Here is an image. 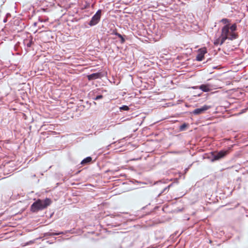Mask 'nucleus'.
I'll list each match as a JSON object with an SVG mask.
<instances>
[{
    "mask_svg": "<svg viewBox=\"0 0 248 248\" xmlns=\"http://www.w3.org/2000/svg\"><path fill=\"white\" fill-rule=\"evenodd\" d=\"M236 28V24H233L231 26L230 24L224 26L221 30L222 43H224L227 39L233 40L236 39L238 37L237 33L235 32Z\"/></svg>",
    "mask_w": 248,
    "mask_h": 248,
    "instance_id": "nucleus-1",
    "label": "nucleus"
},
{
    "mask_svg": "<svg viewBox=\"0 0 248 248\" xmlns=\"http://www.w3.org/2000/svg\"><path fill=\"white\" fill-rule=\"evenodd\" d=\"M51 202V200L48 198L44 200L38 199L31 205V211L35 212L43 210L49 205Z\"/></svg>",
    "mask_w": 248,
    "mask_h": 248,
    "instance_id": "nucleus-2",
    "label": "nucleus"
},
{
    "mask_svg": "<svg viewBox=\"0 0 248 248\" xmlns=\"http://www.w3.org/2000/svg\"><path fill=\"white\" fill-rule=\"evenodd\" d=\"M218 85L215 84L208 83L206 84H202L201 85L197 87L201 90L203 92H208L213 90L219 88Z\"/></svg>",
    "mask_w": 248,
    "mask_h": 248,
    "instance_id": "nucleus-3",
    "label": "nucleus"
},
{
    "mask_svg": "<svg viewBox=\"0 0 248 248\" xmlns=\"http://www.w3.org/2000/svg\"><path fill=\"white\" fill-rule=\"evenodd\" d=\"M230 150L231 148H230L227 150H221L216 154H214L213 156L212 161L217 160L224 157L229 154Z\"/></svg>",
    "mask_w": 248,
    "mask_h": 248,
    "instance_id": "nucleus-4",
    "label": "nucleus"
},
{
    "mask_svg": "<svg viewBox=\"0 0 248 248\" xmlns=\"http://www.w3.org/2000/svg\"><path fill=\"white\" fill-rule=\"evenodd\" d=\"M101 11L98 10L96 14L92 17L89 24L91 26H94L97 24L99 21L101 17Z\"/></svg>",
    "mask_w": 248,
    "mask_h": 248,
    "instance_id": "nucleus-5",
    "label": "nucleus"
},
{
    "mask_svg": "<svg viewBox=\"0 0 248 248\" xmlns=\"http://www.w3.org/2000/svg\"><path fill=\"white\" fill-rule=\"evenodd\" d=\"M207 53L206 47H202L198 50V54L196 57V60L198 61H202L203 60L204 55Z\"/></svg>",
    "mask_w": 248,
    "mask_h": 248,
    "instance_id": "nucleus-6",
    "label": "nucleus"
},
{
    "mask_svg": "<svg viewBox=\"0 0 248 248\" xmlns=\"http://www.w3.org/2000/svg\"><path fill=\"white\" fill-rule=\"evenodd\" d=\"M210 108V106H208L207 105H204L201 108H198L194 109L192 113H193V114H194L195 115H199V114L203 113L206 110H208Z\"/></svg>",
    "mask_w": 248,
    "mask_h": 248,
    "instance_id": "nucleus-7",
    "label": "nucleus"
},
{
    "mask_svg": "<svg viewBox=\"0 0 248 248\" xmlns=\"http://www.w3.org/2000/svg\"><path fill=\"white\" fill-rule=\"evenodd\" d=\"M102 74L101 73H93L92 74L87 76V78L89 80H94L97 78H101Z\"/></svg>",
    "mask_w": 248,
    "mask_h": 248,
    "instance_id": "nucleus-8",
    "label": "nucleus"
},
{
    "mask_svg": "<svg viewBox=\"0 0 248 248\" xmlns=\"http://www.w3.org/2000/svg\"><path fill=\"white\" fill-rule=\"evenodd\" d=\"M92 161V158L90 156L87 157L86 158H84L81 162V164L84 165L86 164H87L88 163H90Z\"/></svg>",
    "mask_w": 248,
    "mask_h": 248,
    "instance_id": "nucleus-9",
    "label": "nucleus"
},
{
    "mask_svg": "<svg viewBox=\"0 0 248 248\" xmlns=\"http://www.w3.org/2000/svg\"><path fill=\"white\" fill-rule=\"evenodd\" d=\"M222 37H221V35H220V36L218 38H217L215 40V41L214 42V44L215 46H217L218 45H221L224 43H222Z\"/></svg>",
    "mask_w": 248,
    "mask_h": 248,
    "instance_id": "nucleus-10",
    "label": "nucleus"
},
{
    "mask_svg": "<svg viewBox=\"0 0 248 248\" xmlns=\"http://www.w3.org/2000/svg\"><path fill=\"white\" fill-rule=\"evenodd\" d=\"M188 126V124H184L180 125L179 127V130L180 131H185Z\"/></svg>",
    "mask_w": 248,
    "mask_h": 248,
    "instance_id": "nucleus-11",
    "label": "nucleus"
},
{
    "mask_svg": "<svg viewBox=\"0 0 248 248\" xmlns=\"http://www.w3.org/2000/svg\"><path fill=\"white\" fill-rule=\"evenodd\" d=\"M120 109L127 111L129 109V108L127 106L124 105L120 108Z\"/></svg>",
    "mask_w": 248,
    "mask_h": 248,
    "instance_id": "nucleus-12",
    "label": "nucleus"
},
{
    "mask_svg": "<svg viewBox=\"0 0 248 248\" xmlns=\"http://www.w3.org/2000/svg\"><path fill=\"white\" fill-rule=\"evenodd\" d=\"M221 22H222L223 24H228L229 23V20L227 18H223L221 19Z\"/></svg>",
    "mask_w": 248,
    "mask_h": 248,
    "instance_id": "nucleus-13",
    "label": "nucleus"
},
{
    "mask_svg": "<svg viewBox=\"0 0 248 248\" xmlns=\"http://www.w3.org/2000/svg\"><path fill=\"white\" fill-rule=\"evenodd\" d=\"M103 95H97L95 97V98H94V100H98V99H102L103 98Z\"/></svg>",
    "mask_w": 248,
    "mask_h": 248,
    "instance_id": "nucleus-14",
    "label": "nucleus"
},
{
    "mask_svg": "<svg viewBox=\"0 0 248 248\" xmlns=\"http://www.w3.org/2000/svg\"><path fill=\"white\" fill-rule=\"evenodd\" d=\"M114 34L117 35L119 38L121 39L123 37L122 35L117 32H114Z\"/></svg>",
    "mask_w": 248,
    "mask_h": 248,
    "instance_id": "nucleus-15",
    "label": "nucleus"
},
{
    "mask_svg": "<svg viewBox=\"0 0 248 248\" xmlns=\"http://www.w3.org/2000/svg\"><path fill=\"white\" fill-rule=\"evenodd\" d=\"M121 41H122V43L124 42V39L123 38V37L121 38Z\"/></svg>",
    "mask_w": 248,
    "mask_h": 248,
    "instance_id": "nucleus-16",
    "label": "nucleus"
},
{
    "mask_svg": "<svg viewBox=\"0 0 248 248\" xmlns=\"http://www.w3.org/2000/svg\"><path fill=\"white\" fill-rule=\"evenodd\" d=\"M62 233H55L54 234L55 235H59L60 234H61Z\"/></svg>",
    "mask_w": 248,
    "mask_h": 248,
    "instance_id": "nucleus-17",
    "label": "nucleus"
}]
</instances>
